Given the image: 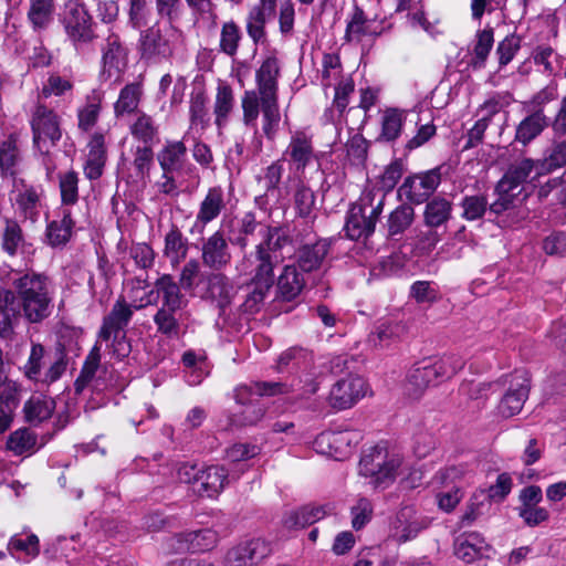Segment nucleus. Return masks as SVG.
Segmentation results:
<instances>
[{"label":"nucleus","instance_id":"412c9836","mask_svg":"<svg viewBox=\"0 0 566 566\" xmlns=\"http://www.w3.org/2000/svg\"><path fill=\"white\" fill-rule=\"evenodd\" d=\"M199 284L202 285V296L216 302L221 308L227 306L234 295V287L230 280L220 272L202 275Z\"/></svg>","mask_w":566,"mask_h":566},{"label":"nucleus","instance_id":"393cba45","mask_svg":"<svg viewBox=\"0 0 566 566\" xmlns=\"http://www.w3.org/2000/svg\"><path fill=\"white\" fill-rule=\"evenodd\" d=\"M224 208L226 198L223 189L220 186L209 188L199 205L195 226L201 227V230H203L207 224L221 214Z\"/></svg>","mask_w":566,"mask_h":566},{"label":"nucleus","instance_id":"6e6552de","mask_svg":"<svg viewBox=\"0 0 566 566\" xmlns=\"http://www.w3.org/2000/svg\"><path fill=\"white\" fill-rule=\"evenodd\" d=\"M60 22L67 39L75 45L88 43L95 38L93 17L81 0L65 1Z\"/></svg>","mask_w":566,"mask_h":566},{"label":"nucleus","instance_id":"f03ea898","mask_svg":"<svg viewBox=\"0 0 566 566\" xmlns=\"http://www.w3.org/2000/svg\"><path fill=\"white\" fill-rule=\"evenodd\" d=\"M459 355H448L434 360H423L415 365L407 374L403 392L410 399H419L428 388L450 379L464 367Z\"/></svg>","mask_w":566,"mask_h":566},{"label":"nucleus","instance_id":"09e8293b","mask_svg":"<svg viewBox=\"0 0 566 566\" xmlns=\"http://www.w3.org/2000/svg\"><path fill=\"white\" fill-rule=\"evenodd\" d=\"M130 134L134 138L143 142L144 146H150L158 135V126L151 116L140 113L130 125Z\"/></svg>","mask_w":566,"mask_h":566},{"label":"nucleus","instance_id":"c85d7f7f","mask_svg":"<svg viewBox=\"0 0 566 566\" xmlns=\"http://www.w3.org/2000/svg\"><path fill=\"white\" fill-rule=\"evenodd\" d=\"M412 507L401 509L394 523L395 537L399 543H406L413 539L422 530L427 527V523L417 518Z\"/></svg>","mask_w":566,"mask_h":566},{"label":"nucleus","instance_id":"69168bd1","mask_svg":"<svg viewBox=\"0 0 566 566\" xmlns=\"http://www.w3.org/2000/svg\"><path fill=\"white\" fill-rule=\"evenodd\" d=\"M129 23L135 29L147 25L153 18V7L147 0H130Z\"/></svg>","mask_w":566,"mask_h":566},{"label":"nucleus","instance_id":"0eeeda50","mask_svg":"<svg viewBox=\"0 0 566 566\" xmlns=\"http://www.w3.org/2000/svg\"><path fill=\"white\" fill-rule=\"evenodd\" d=\"M181 36V32L170 24L161 30L153 25L142 31L137 42V52L140 60L148 64H158L168 60L172 53L176 41Z\"/></svg>","mask_w":566,"mask_h":566},{"label":"nucleus","instance_id":"7ed1b4c3","mask_svg":"<svg viewBox=\"0 0 566 566\" xmlns=\"http://www.w3.org/2000/svg\"><path fill=\"white\" fill-rule=\"evenodd\" d=\"M384 202V192L374 189L365 190L348 211L344 228L346 235L352 240L370 235L375 231Z\"/></svg>","mask_w":566,"mask_h":566},{"label":"nucleus","instance_id":"2f4dec72","mask_svg":"<svg viewBox=\"0 0 566 566\" xmlns=\"http://www.w3.org/2000/svg\"><path fill=\"white\" fill-rule=\"evenodd\" d=\"M327 515L325 506L305 505L287 512L283 517V526L287 530L304 528Z\"/></svg>","mask_w":566,"mask_h":566},{"label":"nucleus","instance_id":"603ef678","mask_svg":"<svg viewBox=\"0 0 566 566\" xmlns=\"http://www.w3.org/2000/svg\"><path fill=\"white\" fill-rule=\"evenodd\" d=\"M283 171L284 168L282 160H276L265 168L262 177H259V184L265 190V196L272 197L275 200L279 198V185L281 182Z\"/></svg>","mask_w":566,"mask_h":566},{"label":"nucleus","instance_id":"c756f323","mask_svg":"<svg viewBox=\"0 0 566 566\" xmlns=\"http://www.w3.org/2000/svg\"><path fill=\"white\" fill-rule=\"evenodd\" d=\"M106 161L105 137L103 134H94L88 143L84 174L88 179H97L102 176Z\"/></svg>","mask_w":566,"mask_h":566},{"label":"nucleus","instance_id":"20e7f679","mask_svg":"<svg viewBox=\"0 0 566 566\" xmlns=\"http://www.w3.org/2000/svg\"><path fill=\"white\" fill-rule=\"evenodd\" d=\"M537 160L523 159L511 165L502 179L497 182L495 191L497 199L490 205V210L495 214L510 209L515 198L522 191V185L542 176Z\"/></svg>","mask_w":566,"mask_h":566},{"label":"nucleus","instance_id":"e2e57ef3","mask_svg":"<svg viewBox=\"0 0 566 566\" xmlns=\"http://www.w3.org/2000/svg\"><path fill=\"white\" fill-rule=\"evenodd\" d=\"M9 552L14 556L15 554L23 553L25 562L39 555L40 546L38 536L31 534L24 538L21 536H13L8 545Z\"/></svg>","mask_w":566,"mask_h":566},{"label":"nucleus","instance_id":"79ce46f5","mask_svg":"<svg viewBox=\"0 0 566 566\" xmlns=\"http://www.w3.org/2000/svg\"><path fill=\"white\" fill-rule=\"evenodd\" d=\"M329 244L319 240L312 245H304L298 252V265L304 272L318 269L328 253Z\"/></svg>","mask_w":566,"mask_h":566},{"label":"nucleus","instance_id":"c03bdc74","mask_svg":"<svg viewBox=\"0 0 566 566\" xmlns=\"http://www.w3.org/2000/svg\"><path fill=\"white\" fill-rule=\"evenodd\" d=\"M262 113V130L268 139H274L280 122L281 113L279 109L277 97L260 98Z\"/></svg>","mask_w":566,"mask_h":566},{"label":"nucleus","instance_id":"338daca9","mask_svg":"<svg viewBox=\"0 0 566 566\" xmlns=\"http://www.w3.org/2000/svg\"><path fill=\"white\" fill-rule=\"evenodd\" d=\"M461 207L463 209L462 218L468 221H474L484 216L488 208V200L481 195L465 196L462 199Z\"/></svg>","mask_w":566,"mask_h":566},{"label":"nucleus","instance_id":"4468645a","mask_svg":"<svg viewBox=\"0 0 566 566\" xmlns=\"http://www.w3.org/2000/svg\"><path fill=\"white\" fill-rule=\"evenodd\" d=\"M440 182L439 169H431L406 178L399 188V195L405 196L411 203L420 205L428 200Z\"/></svg>","mask_w":566,"mask_h":566},{"label":"nucleus","instance_id":"864d4df0","mask_svg":"<svg viewBox=\"0 0 566 566\" xmlns=\"http://www.w3.org/2000/svg\"><path fill=\"white\" fill-rule=\"evenodd\" d=\"M101 109L102 99L99 96L87 97L85 105L77 111L78 128L84 132L91 130L97 123Z\"/></svg>","mask_w":566,"mask_h":566},{"label":"nucleus","instance_id":"aec40b11","mask_svg":"<svg viewBox=\"0 0 566 566\" xmlns=\"http://www.w3.org/2000/svg\"><path fill=\"white\" fill-rule=\"evenodd\" d=\"M530 379L525 373H516L511 381V387L501 399L497 410L505 418L518 413L528 397Z\"/></svg>","mask_w":566,"mask_h":566},{"label":"nucleus","instance_id":"2eb2a0df","mask_svg":"<svg viewBox=\"0 0 566 566\" xmlns=\"http://www.w3.org/2000/svg\"><path fill=\"white\" fill-rule=\"evenodd\" d=\"M231 260V249L223 231L217 230L202 240L201 261L205 266L221 271L230 265Z\"/></svg>","mask_w":566,"mask_h":566},{"label":"nucleus","instance_id":"473e14b6","mask_svg":"<svg viewBox=\"0 0 566 566\" xmlns=\"http://www.w3.org/2000/svg\"><path fill=\"white\" fill-rule=\"evenodd\" d=\"M488 547L485 539L480 534L472 532L457 538L454 554L465 563H471L482 556Z\"/></svg>","mask_w":566,"mask_h":566},{"label":"nucleus","instance_id":"a18cd8bd","mask_svg":"<svg viewBox=\"0 0 566 566\" xmlns=\"http://www.w3.org/2000/svg\"><path fill=\"white\" fill-rule=\"evenodd\" d=\"M156 289L163 296V306L170 310H180L182 295L179 285L170 275H163L156 282Z\"/></svg>","mask_w":566,"mask_h":566},{"label":"nucleus","instance_id":"f8f14e48","mask_svg":"<svg viewBox=\"0 0 566 566\" xmlns=\"http://www.w3.org/2000/svg\"><path fill=\"white\" fill-rule=\"evenodd\" d=\"M468 474L467 467L464 465H450L439 470L434 476L433 482L440 486L451 490L440 492L437 495V502L440 510L449 513L455 509L463 497V491L459 482H461Z\"/></svg>","mask_w":566,"mask_h":566},{"label":"nucleus","instance_id":"c9c22d12","mask_svg":"<svg viewBox=\"0 0 566 566\" xmlns=\"http://www.w3.org/2000/svg\"><path fill=\"white\" fill-rule=\"evenodd\" d=\"M314 363V357L312 352L303 347H291L284 350L277 359V368L279 370H284L287 368H294L298 371H307L311 373V368Z\"/></svg>","mask_w":566,"mask_h":566},{"label":"nucleus","instance_id":"72a5a7b5","mask_svg":"<svg viewBox=\"0 0 566 566\" xmlns=\"http://www.w3.org/2000/svg\"><path fill=\"white\" fill-rule=\"evenodd\" d=\"M188 250L187 238L184 237L178 227L172 226L165 234L164 255L176 268L187 258Z\"/></svg>","mask_w":566,"mask_h":566},{"label":"nucleus","instance_id":"052dcab7","mask_svg":"<svg viewBox=\"0 0 566 566\" xmlns=\"http://www.w3.org/2000/svg\"><path fill=\"white\" fill-rule=\"evenodd\" d=\"M17 406L15 389L11 387L2 389L0 392V433L6 432L11 427Z\"/></svg>","mask_w":566,"mask_h":566},{"label":"nucleus","instance_id":"6ab92c4d","mask_svg":"<svg viewBox=\"0 0 566 566\" xmlns=\"http://www.w3.org/2000/svg\"><path fill=\"white\" fill-rule=\"evenodd\" d=\"M145 304L132 306L124 298H118L113 305L108 315L103 319L98 337L102 340H109L113 334L125 333V328L132 319L134 308L139 310Z\"/></svg>","mask_w":566,"mask_h":566},{"label":"nucleus","instance_id":"49530a36","mask_svg":"<svg viewBox=\"0 0 566 566\" xmlns=\"http://www.w3.org/2000/svg\"><path fill=\"white\" fill-rule=\"evenodd\" d=\"M54 400L46 397L32 396L24 405L25 418L30 422L49 419L54 410Z\"/></svg>","mask_w":566,"mask_h":566},{"label":"nucleus","instance_id":"9b49d317","mask_svg":"<svg viewBox=\"0 0 566 566\" xmlns=\"http://www.w3.org/2000/svg\"><path fill=\"white\" fill-rule=\"evenodd\" d=\"M260 240L256 244L280 245V242H290V238L279 228H271L255 220L252 213H247L240 220L239 234L235 244L241 249Z\"/></svg>","mask_w":566,"mask_h":566},{"label":"nucleus","instance_id":"58836bf2","mask_svg":"<svg viewBox=\"0 0 566 566\" xmlns=\"http://www.w3.org/2000/svg\"><path fill=\"white\" fill-rule=\"evenodd\" d=\"M28 21L35 32L45 30L53 20V0H29Z\"/></svg>","mask_w":566,"mask_h":566},{"label":"nucleus","instance_id":"bb28decb","mask_svg":"<svg viewBox=\"0 0 566 566\" xmlns=\"http://www.w3.org/2000/svg\"><path fill=\"white\" fill-rule=\"evenodd\" d=\"M280 75L279 61L268 57L256 71V92L260 98L277 97V77Z\"/></svg>","mask_w":566,"mask_h":566},{"label":"nucleus","instance_id":"7c9ffc66","mask_svg":"<svg viewBox=\"0 0 566 566\" xmlns=\"http://www.w3.org/2000/svg\"><path fill=\"white\" fill-rule=\"evenodd\" d=\"M234 105L233 90L229 84L220 83L213 103L214 124L219 130H222L229 123Z\"/></svg>","mask_w":566,"mask_h":566},{"label":"nucleus","instance_id":"a211bd4d","mask_svg":"<svg viewBox=\"0 0 566 566\" xmlns=\"http://www.w3.org/2000/svg\"><path fill=\"white\" fill-rule=\"evenodd\" d=\"M145 304L132 306L124 298H118L113 305L108 315L103 319L98 337L102 340H109L113 334L125 333V328L132 319L134 308L139 310Z\"/></svg>","mask_w":566,"mask_h":566},{"label":"nucleus","instance_id":"13d9d810","mask_svg":"<svg viewBox=\"0 0 566 566\" xmlns=\"http://www.w3.org/2000/svg\"><path fill=\"white\" fill-rule=\"evenodd\" d=\"M101 361V348L96 344L85 358L84 365L75 380V390L81 392L84 387L94 378Z\"/></svg>","mask_w":566,"mask_h":566},{"label":"nucleus","instance_id":"5701e85b","mask_svg":"<svg viewBox=\"0 0 566 566\" xmlns=\"http://www.w3.org/2000/svg\"><path fill=\"white\" fill-rule=\"evenodd\" d=\"M269 544L261 538H254L232 548L227 559L230 566H252L270 554Z\"/></svg>","mask_w":566,"mask_h":566},{"label":"nucleus","instance_id":"f704fd0d","mask_svg":"<svg viewBox=\"0 0 566 566\" xmlns=\"http://www.w3.org/2000/svg\"><path fill=\"white\" fill-rule=\"evenodd\" d=\"M530 112L531 114L526 116L516 128L515 139L523 145L536 138L548 125V118L545 116L543 109Z\"/></svg>","mask_w":566,"mask_h":566},{"label":"nucleus","instance_id":"f3484780","mask_svg":"<svg viewBox=\"0 0 566 566\" xmlns=\"http://www.w3.org/2000/svg\"><path fill=\"white\" fill-rule=\"evenodd\" d=\"M217 533L206 528L200 531L185 532L170 537L167 542L170 553H197L206 552L216 546Z\"/></svg>","mask_w":566,"mask_h":566},{"label":"nucleus","instance_id":"1a4fd4ad","mask_svg":"<svg viewBox=\"0 0 566 566\" xmlns=\"http://www.w3.org/2000/svg\"><path fill=\"white\" fill-rule=\"evenodd\" d=\"M30 123L34 147L42 155H49L62 137L60 117L53 109L44 105H36Z\"/></svg>","mask_w":566,"mask_h":566},{"label":"nucleus","instance_id":"cd10ccee","mask_svg":"<svg viewBox=\"0 0 566 566\" xmlns=\"http://www.w3.org/2000/svg\"><path fill=\"white\" fill-rule=\"evenodd\" d=\"M291 391V387L283 382H255L252 387L240 386L235 389L238 403L247 406L251 401L258 402L256 397L284 395Z\"/></svg>","mask_w":566,"mask_h":566},{"label":"nucleus","instance_id":"b1692460","mask_svg":"<svg viewBox=\"0 0 566 566\" xmlns=\"http://www.w3.org/2000/svg\"><path fill=\"white\" fill-rule=\"evenodd\" d=\"M283 157L295 167L296 171H303L314 158L311 136L301 130L293 133L291 140L283 153Z\"/></svg>","mask_w":566,"mask_h":566},{"label":"nucleus","instance_id":"423d86ee","mask_svg":"<svg viewBox=\"0 0 566 566\" xmlns=\"http://www.w3.org/2000/svg\"><path fill=\"white\" fill-rule=\"evenodd\" d=\"M401 464L398 454L389 452L385 447L369 448L359 462V474L369 479L374 488L385 489L391 484Z\"/></svg>","mask_w":566,"mask_h":566},{"label":"nucleus","instance_id":"5fc2aeb1","mask_svg":"<svg viewBox=\"0 0 566 566\" xmlns=\"http://www.w3.org/2000/svg\"><path fill=\"white\" fill-rule=\"evenodd\" d=\"M415 211L411 206L397 207L389 216L387 227L390 237L402 233L413 221Z\"/></svg>","mask_w":566,"mask_h":566},{"label":"nucleus","instance_id":"de8ad7c7","mask_svg":"<svg viewBox=\"0 0 566 566\" xmlns=\"http://www.w3.org/2000/svg\"><path fill=\"white\" fill-rule=\"evenodd\" d=\"M189 119L190 129L205 130L209 126L210 117L207 109V97L201 92L191 95Z\"/></svg>","mask_w":566,"mask_h":566},{"label":"nucleus","instance_id":"e433bc0d","mask_svg":"<svg viewBox=\"0 0 566 566\" xmlns=\"http://www.w3.org/2000/svg\"><path fill=\"white\" fill-rule=\"evenodd\" d=\"M186 153L187 148L182 142H167L157 154L161 170L165 174L179 170L182 167Z\"/></svg>","mask_w":566,"mask_h":566},{"label":"nucleus","instance_id":"8fccbe9b","mask_svg":"<svg viewBox=\"0 0 566 566\" xmlns=\"http://www.w3.org/2000/svg\"><path fill=\"white\" fill-rule=\"evenodd\" d=\"M36 436L27 428L13 431L7 441V449L15 455L32 453L35 450Z\"/></svg>","mask_w":566,"mask_h":566},{"label":"nucleus","instance_id":"4c0bfd02","mask_svg":"<svg viewBox=\"0 0 566 566\" xmlns=\"http://www.w3.org/2000/svg\"><path fill=\"white\" fill-rule=\"evenodd\" d=\"M452 214V203L446 198L434 197L427 202L423 211V222L429 228L446 224Z\"/></svg>","mask_w":566,"mask_h":566},{"label":"nucleus","instance_id":"39448f33","mask_svg":"<svg viewBox=\"0 0 566 566\" xmlns=\"http://www.w3.org/2000/svg\"><path fill=\"white\" fill-rule=\"evenodd\" d=\"M290 242L256 244L255 252L245 254L237 264V271L240 275H251L252 282L274 283V268L283 260V250L290 245Z\"/></svg>","mask_w":566,"mask_h":566},{"label":"nucleus","instance_id":"a19ab883","mask_svg":"<svg viewBox=\"0 0 566 566\" xmlns=\"http://www.w3.org/2000/svg\"><path fill=\"white\" fill-rule=\"evenodd\" d=\"M379 33L371 29V21L366 18L363 9L355 7L346 27L345 39L348 42H360L364 36H377Z\"/></svg>","mask_w":566,"mask_h":566},{"label":"nucleus","instance_id":"a878e982","mask_svg":"<svg viewBox=\"0 0 566 566\" xmlns=\"http://www.w3.org/2000/svg\"><path fill=\"white\" fill-rule=\"evenodd\" d=\"M228 471L220 465H210L200 471L197 478V492L200 496L214 497L220 494L228 481Z\"/></svg>","mask_w":566,"mask_h":566},{"label":"nucleus","instance_id":"774afa93","mask_svg":"<svg viewBox=\"0 0 566 566\" xmlns=\"http://www.w3.org/2000/svg\"><path fill=\"white\" fill-rule=\"evenodd\" d=\"M241 33L234 22H227L222 25L220 34V49L227 55L233 56L239 46Z\"/></svg>","mask_w":566,"mask_h":566},{"label":"nucleus","instance_id":"4d7b16f0","mask_svg":"<svg viewBox=\"0 0 566 566\" xmlns=\"http://www.w3.org/2000/svg\"><path fill=\"white\" fill-rule=\"evenodd\" d=\"M405 119L403 112L397 108H388L381 118V137L388 142L399 137Z\"/></svg>","mask_w":566,"mask_h":566},{"label":"nucleus","instance_id":"3c124183","mask_svg":"<svg viewBox=\"0 0 566 566\" xmlns=\"http://www.w3.org/2000/svg\"><path fill=\"white\" fill-rule=\"evenodd\" d=\"M24 244V237L19 223L14 220H7L1 237L2 250L10 256H14Z\"/></svg>","mask_w":566,"mask_h":566},{"label":"nucleus","instance_id":"0e129e2a","mask_svg":"<svg viewBox=\"0 0 566 566\" xmlns=\"http://www.w3.org/2000/svg\"><path fill=\"white\" fill-rule=\"evenodd\" d=\"M154 164V153L150 146H138L134 153L133 168L135 175L143 182L149 177L150 168Z\"/></svg>","mask_w":566,"mask_h":566},{"label":"nucleus","instance_id":"4be33fe9","mask_svg":"<svg viewBox=\"0 0 566 566\" xmlns=\"http://www.w3.org/2000/svg\"><path fill=\"white\" fill-rule=\"evenodd\" d=\"M10 201L15 210L24 218L34 220L39 213V195L23 179L13 178Z\"/></svg>","mask_w":566,"mask_h":566},{"label":"nucleus","instance_id":"680f3d73","mask_svg":"<svg viewBox=\"0 0 566 566\" xmlns=\"http://www.w3.org/2000/svg\"><path fill=\"white\" fill-rule=\"evenodd\" d=\"M19 161V149L17 138L10 135L0 143V169L2 174L14 175V166Z\"/></svg>","mask_w":566,"mask_h":566},{"label":"nucleus","instance_id":"ddd939ff","mask_svg":"<svg viewBox=\"0 0 566 566\" xmlns=\"http://www.w3.org/2000/svg\"><path fill=\"white\" fill-rule=\"evenodd\" d=\"M367 382L356 375H348L336 381L329 391L328 403L336 410L352 408L367 394Z\"/></svg>","mask_w":566,"mask_h":566},{"label":"nucleus","instance_id":"ea45409f","mask_svg":"<svg viewBox=\"0 0 566 566\" xmlns=\"http://www.w3.org/2000/svg\"><path fill=\"white\" fill-rule=\"evenodd\" d=\"M143 95V87L139 83L125 85L114 104V114L117 118L133 114L139 105Z\"/></svg>","mask_w":566,"mask_h":566},{"label":"nucleus","instance_id":"9d476101","mask_svg":"<svg viewBox=\"0 0 566 566\" xmlns=\"http://www.w3.org/2000/svg\"><path fill=\"white\" fill-rule=\"evenodd\" d=\"M44 355L45 349L43 345L32 343L30 355L21 370L24 377L30 381L49 386L59 380L65 373L66 360L64 355L61 353L57 355L55 360L50 364L46 371L42 373Z\"/></svg>","mask_w":566,"mask_h":566},{"label":"nucleus","instance_id":"f257e3e1","mask_svg":"<svg viewBox=\"0 0 566 566\" xmlns=\"http://www.w3.org/2000/svg\"><path fill=\"white\" fill-rule=\"evenodd\" d=\"M12 290L0 291V339L9 342L15 335L21 314L30 323L45 319L52 307L48 277L29 272L13 279Z\"/></svg>","mask_w":566,"mask_h":566},{"label":"nucleus","instance_id":"bf43d9fd","mask_svg":"<svg viewBox=\"0 0 566 566\" xmlns=\"http://www.w3.org/2000/svg\"><path fill=\"white\" fill-rule=\"evenodd\" d=\"M73 220L69 211H64L60 221H52L48 226V239L51 245H61L69 241L72 232Z\"/></svg>","mask_w":566,"mask_h":566},{"label":"nucleus","instance_id":"dca6fc26","mask_svg":"<svg viewBox=\"0 0 566 566\" xmlns=\"http://www.w3.org/2000/svg\"><path fill=\"white\" fill-rule=\"evenodd\" d=\"M127 65V53L119 42L117 35H109L103 48L102 71L99 77L102 81L119 82L122 74Z\"/></svg>","mask_w":566,"mask_h":566},{"label":"nucleus","instance_id":"37998d69","mask_svg":"<svg viewBox=\"0 0 566 566\" xmlns=\"http://www.w3.org/2000/svg\"><path fill=\"white\" fill-rule=\"evenodd\" d=\"M304 277L297 272L294 265H286L279 276L277 287L282 295L287 301L296 297L304 287Z\"/></svg>","mask_w":566,"mask_h":566},{"label":"nucleus","instance_id":"6e6d98bb","mask_svg":"<svg viewBox=\"0 0 566 566\" xmlns=\"http://www.w3.org/2000/svg\"><path fill=\"white\" fill-rule=\"evenodd\" d=\"M543 175L566 165V140L557 142L546 151L542 160H537Z\"/></svg>","mask_w":566,"mask_h":566}]
</instances>
